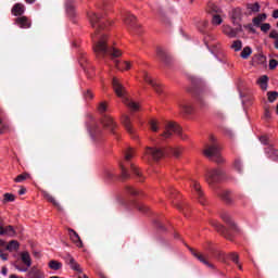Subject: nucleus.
<instances>
[{
	"mask_svg": "<svg viewBox=\"0 0 278 278\" xmlns=\"http://www.w3.org/2000/svg\"><path fill=\"white\" fill-rule=\"evenodd\" d=\"M88 18L91 27L94 29V36L92 37V40L94 42L93 51L98 58H103L104 55H111L113 58V63L115 64V68L117 71H129L131 68V63L124 61L121 62L118 59L114 58H121L123 53L121 50L116 48H110L108 46V35L103 31L105 29V24L103 23V15H99L96 12H89Z\"/></svg>",
	"mask_w": 278,
	"mask_h": 278,
	"instance_id": "f257e3e1",
	"label": "nucleus"
},
{
	"mask_svg": "<svg viewBox=\"0 0 278 278\" xmlns=\"http://www.w3.org/2000/svg\"><path fill=\"white\" fill-rule=\"evenodd\" d=\"M168 153H172L174 157H179L181 155V150L179 148H169L167 150H162L157 147H149L146 149L144 153V160H154V162H157L164 157V155H168Z\"/></svg>",
	"mask_w": 278,
	"mask_h": 278,
	"instance_id": "f03ea898",
	"label": "nucleus"
},
{
	"mask_svg": "<svg viewBox=\"0 0 278 278\" xmlns=\"http://www.w3.org/2000/svg\"><path fill=\"white\" fill-rule=\"evenodd\" d=\"M112 85H113V90L115 94H117L119 99H123V102L125 103V105H127V108H129V110H131L132 112H138V110H140V104L125 97L126 94L125 87L123 86V84H121L118 78L114 77L112 80Z\"/></svg>",
	"mask_w": 278,
	"mask_h": 278,
	"instance_id": "7ed1b4c3",
	"label": "nucleus"
},
{
	"mask_svg": "<svg viewBox=\"0 0 278 278\" xmlns=\"http://www.w3.org/2000/svg\"><path fill=\"white\" fill-rule=\"evenodd\" d=\"M173 134H176L178 138H181V140H186L188 138L187 135H184L181 131V126L177 125L176 123L169 122L165 126L164 132L161 135L162 138H172Z\"/></svg>",
	"mask_w": 278,
	"mask_h": 278,
	"instance_id": "20e7f679",
	"label": "nucleus"
},
{
	"mask_svg": "<svg viewBox=\"0 0 278 278\" xmlns=\"http://www.w3.org/2000/svg\"><path fill=\"white\" fill-rule=\"evenodd\" d=\"M211 142H213V144L204 150V155L210 160H214L215 162L220 164V162H223V160L220 159V147L216 144V139L214 137H211Z\"/></svg>",
	"mask_w": 278,
	"mask_h": 278,
	"instance_id": "39448f33",
	"label": "nucleus"
},
{
	"mask_svg": "<svg viewBox=\"0 0 278 278\" xmlns=\"http://www.w3.org/2000/svg\"><path fill=\"white\" fill-rule=\"evenodd\" d=\"M124 25L134 34H140V24H138L134 14L127 12L124 14Z\"/></svg>",
	"mask_w": 278,
	"mask_h": 278,
	"instance_id": "423d86ee",
	"label": "nucleus"
},
{
	"mask_svg": "<svg viewBox=\"0 0 278 278\" xmlns=\"http://www.w3.org/2000/svg\"><path fill=\"white\" fill-rule=\"evenodd\" d=\"M223 178V170L218 168L208 169L205 174V181L208 186H214V184H218Z\"/></svg>",
	"mask_w": 278,
	"mask_h": 278,
	"instance_id": "0eeeda50",
	"label": "nucleus"
},
{
	"mask_svg": "<svg viewBox=\"0 0 278 278\" xmlns=\"http://www.w3.org/2000/svg\"><path fill=\"white\" fill-rule=\"evenodd\" d=\"M20 257L25 265V267H21L18 265H14L15 269L18 270V273H27L29 268H31V255H29V252L24 251L20 253Z\"/></svg>",
	"mask_w": 278,
	"mask_h": 278,
	"instance_id": "6e6552de",
	"label": "nucleus"
},
{
	"mask_svg": "<svg viewBox=\"0 0 278 278\" xmlns=\"http://www.w3.org/2000/svg\"><path fill=\"white\" fill-rule=\"evenodd\" d=\"M242 16H244V13L240 8H235L230 12V18L232 21V24L237 25L238 27H242V25L240 24L242 23Z\"/></svg>",
	"mask_w": 278,
	"mask_h": 278,
	"instance_id": "1a4fd4ad",
	"label": "nucleus"
},
{
	"mask_svg": "<svg viewBox=\"0 0 278 278\" xmlns=\"http://www.w3.org/2000/svg\"><path fill=\"white\" fill-rule=\"evenodd\" d=\"M222 31L225 36H228V38H236V36L242 31V26L233 28L230 25H224Z\"/></svg>",
	"mask_w": 278,
	"mask_h": 278,
	"instance_id": "9d476101",
	"label": "nucleus"
},
{
	"mask_svg": "<svg viewBox=\"0 0 278 278\" xmlns=\"http://www.w3.org/2000/svg\"><path fill=\"white\" fill-rule=\"evenodd\" d=\"M68 236L75 247H77L78 249L84 248V241H81V238L79 237V233H77V231H75L73 228H70Z\"/></svg>",
	"mask_w": 278,
	"mask_h": 278,
	"instance_id": "9b49d317",
	"label": "nucleus"
},
{
	"mask_svg": "<svg viewBox=\"0 0 278 278\" xmlns=\"http://www.w3.org/2000/svg\"><path fill=\"white\" fill-rule=\"evenodd\" d=\"M225 18V15H223V10L217 9L215 10L214 13H212V25H214V27H218V25H223V21Z\"/></svg>",
	"mask_w": 278,
	"mask_h": 278,
	"instance_id": "f8f14e48",
	"label": "nucleus"
},
{
	"mask_svg": "<svg viewBox=\"0 0 278 278\" xmlns=\"http://www.w3.org/2000/svg\"><path fill=\"white\" fill-rule=\"evenodd\" d=\"M142 77L146 84H149L150 86H152L155 92H159V93L162 92V87H160V84H157L155 80H153V78H151L149 73L142 72Z\"/></svg>",
	"mask_w": 278,
	"mask_h": 278,
	"instance_id": "ddd939ff",
	"label": "nucleus"
},
{
	"mask_svg": "<svg viewBox=\"0 0 278 278\" xmlns=\"http://www.w3.org/2000/svg\"><path fill=\"white\" fill-rule=\"evenodd\" d=\"M102 125L103 127H106V129H110L112 134H114V130L116 129V122H114V118L110 115H104L102 118Z\"/></svg>",
	"mask_w": 278,
	"mask_h": 278,
	"instance_id": "4468645a",
	"label": "nucleus"
},
{
	"mask_svg": "<svg viewBox=\"0 0 278 278\" xmlns=\"http://www.w3.org/2000/svg\"><path fill=\"white\" fill-rule=\"evenodd\" d=\"M245 15L247 16H252V14H257V12H260V10H262V7L260 5V2H255V3H248L245 5Z\"/></svg>",
	"mask_w": 278,
	"mask_h": 278,
	"instance_id": "2eb2a0df",
	"label": "nucleus"
},
{
	"mask_svg": "<svg viewBox=\"0 0 278 278\" xmlns=\"http://www.w3.org/2000/svg\"><path fill=\"white\" fill-rule=\"evenodd\" d=\"M122 124L124 125L126 131H127L130 136H135L136 129H134V126H131V118H129V116L124 115V116L122 117Z\"/></svg>",
	"mask_w": 278,
	"mask_h": 278,
	"instance_id": "dca6fc26",
	"label": "nucleus"
},
{
	"mask_svg": "<svg viewBox=\"0 0 278 278\" xmlns=\"http://www.w3.org/2000/svg\"><path fill=\"white\" fill-rule=\"evenodd\" d=\"M15 23L21 29H29L31 27V20L27 18V16L17 17Z\"/></svg>",
	"mask_w": 278,
	"mask_h": 278,
	"instance_id": "f3484780",
	"label": "nucleus"
},
{
	"mask_svg": "<svg viewBox=\"0 0 278 278\" xmlns=\"http://www.w3.org/2000/svg\"><path fill=\"white\" fill-rule=\"evenodd\" d=\"M220 218L224 219V222L227 223V225H229L232 229H236V231H239L238 225L236 224V222H233L229 213L227 212L222 213Z\"/></svg>",
	"mask_w": 278,
	"mask_h": 278,
	"instance_id": "a211bd4d",
	"label": "nucleus"
},
{
	"mask_svg": "<svg viewBox=\"0 0 278 278\" xmlns=\"http://www.w3.org/2000/svg\"><path fill=\"white\" fill-rule=\"evenodd\" d=\"M13 16H23L25 14V4L15 3L11 10Z\"/></svg>",
	"mask_w": 278,
	"mask_h": 278,
	"instance_id": "6ab92c4d",
	"label": "nucleus"
},
{
	"mask_svg": "<svg viewBox=\"0 0 278 278\" xmlns=\"http://www.w3.org/2000/svg\"><path fill=\"white\" fill-rule=\"evenodd\" d=\"M265 154L269 160H273V162H278V151L273 147H267L265 149Z\"/></svg>",
	"mask_w": 278,
	"mask_h": 278,
	"instance_id": "aec40b11",
	"label": "nucleus"
},
{
	"mask_svg": "<svg viewBox=\"0 0 278 278\" xmlns=\"http://www.w3.org/2000/svg\"><path fill=\"white\" fill-rule=\"evenodd\" d=\"M191 188H193V190H195V193L198 195L199 199V203H201L203 205V191H201V185H199V182H197V180H192L191 181Z\"/></svg>",
	"mask_w": 278,
	"mask_h": 278,
	"instance_id": "412c9836",
	"label": "nucleus"
},
{
	"mask_svg": "<svg viewBox=\"0 0 278 278\" xmlns=\"http://www.w3.org/2000/svg\"><path fill=\"white\" fill-rule=\"evenodd\" d=\"M28 277L29 278H46L45 271H42L38 267H31L30 270L28 271Z\"/></svg>",
	"mask_w": 278,
	"mask_h": 278,
	"instance_id": "4be33fe9",
	"label": "nucleus"
},
{
	"mask_svg": "<svg viewBox=\"0 0 278 278\" xmlns=\"http://www.w3.org/2000/svg\"><path fill=\"white\" fill-rule=\"evenodd\" d=\"M256 84L260 86L261 89L265 91L268 90V76L266 75L261 76L257 79Z\"/></svg>",
	"mask_w": 278,
	"mask_h": 278,
	"instance_id": "5701e85b",
	"label": "nucleus"
},
{
	"mask_svg": "<svg viewBox=\"0 0 278 278\" xmlns=\"http://www.w3.org/2000/svg\"><path fill=\"white\" fill-rule=\"evenodd\" d=\"M267 18V15L266 13H263V14H258L256 17H254L252 20V23L255 27H260L262 25V23H264V21H266Z\"/></svg>",
	"mask_w": 278,
	"mask_h": 278,
	"instance_id": "b1692460",
	"label": "nucleus"
},
{
	"mask_svg": "<svg viewBox=\"0 0 278 278\" xmlns=\"http://www.w3.org/2000/svg\"><path fill=\"white\" fill-rule=\"evenodd\" d=\"M43 197H45V199H47V201H49V203H52V205L56 206L58 210H62V206L60 205L59 202L55 201V198H53V195H51V193L45 191Z\"/></svg>",
	"mask_w": 278,
	"mask_h": 278,
	"instance_id": "393cba45",
	"label": "nucleus"
},
{
	"mask_svg": "<svg viewBox=\"0 0 278 278\" xmlns=\"http://www.w3.org/2000/svg\"><path fill=\"white\" fill-rule=\"evenodd\" d=\"M193 257H197V260H199V262H201L202 264H204L205 266H208V268H214V265L210 264V262L205 261V258L203 257V255L198 254L197 252H194V250H190Z\"/></svg>",
	"mask_w": 278,
	"mask_h": 278,
	"instance_id": "a878e982",
	"label": "nucleus"
},
{
	"mask_svg": "<svg viewBox=\"0 0 278 278\" xmlns=\"http://www.w3.org/2000/svg\"><path fill=\"white\" fill-rule=\"evenodd\" d=\"M70 267L72 268V270H76V273H79L81 275V273H84V269H81V266L75 262V258H71L70 260Z\"/></svg>",
	"mask_w": 278,
	"mask_h": 278,
	"instance_id": "bb28decb",
	"label": "nucleus"
},
{
	"mask_svg": "<svg viewBox=\"0 0 278 278\" xmlns=\"http://www.w3.org/2000/svg\"><path fill=\"white\" fill-rule=\"evenodd\" d=\"M2 232H3V236H10L11 238L16 236V231L12 226H7L4 228L2 227Z\"/></svg>",
	"mask_w": 278,
	"mask_h": 278,
	"instance_id": "cd10ccee",
	"label": "nucleus"
},
{
	"mask_svg": "<svg viewBox=\"0 0 278 278\" xmlns=\"http://www.w3.org/2000/svg\"><path fill=\"white\" fill-rule=\"evenodd\" d=\"M48 266L51 270H60L62 268V263L59 261L52 260L48 263Z\"/></svg>",
	"mask_w": 278,
	"mask_h": 278,
	"instance_id": "c85d7f7f",
	"label": "nucleus"
},
{
	"mask_svg": "<svg viewBox=\"0 0 278 278\" xmlns=\"http://www.w3.org/2000/svg\"><path fill=\"white\" fill-rule=\"evenodd\" d=\"M180 110L185 114H192V112H193L192 105H190V103H188V102H184L182 104H180Z\"/></svg>",
	"mask_w": 278,
	"mask_h": 278,
	"instance_id": "c756f323",
	"label": "nucleus"
},
{
	"mask_svg": "<svg viewBox=\"0 0 278 278\" xmlns=\"http://www.w3.org/2000/svg\"><path fill=\"white\" fill-rule=\"evenodd\" d=\"M31 178V175L28 174V173H24V174H21L18 175L14 181L15 184H23V181H25L26 179H30Z\"/></svg>",
	"mask_w": 278,
	"mask_h": 278,
	"instance_id": "7c9ffc66",
	"label": "nucleus"
},
{
	"mask_svg": "<svg viewBox=\"0 0 278 278\" xmlns=\"http://www.w3.org/2000/svg\"><path fill=\"white\" fill-rule=\"evenodd\" d=\"M18 247H20L18 241L12 240L7 245V251H18Z\"/></svg>",
	"mask_w": 278,
	"mask_h": 278,
	"instance_id": "2f4dec72",
	"label": "nucleus"
},
{
	"mask_svg": "<svg viewBox=\"0 0 278 278\" xmlns=\"http://www.w3.org/2000/svg\"><path fill=\"white\" fill-rule=\"evenodd\" d=\"M251 53H253V50L251 49V47H245L243 48V50L241 51V58L243 60H248V58L251 55Z\"/></svg>",
	"mask_w": 278,
	"mask_h": 278,
	"instance_id": "473e14b6",
	"label": "nucleus"
},
{
	"mask_svg": "<svg viewBox=\"0 0 278 278\" xmlns=\"http://www.w3.org/2000/svg\"><path fill=\"white\" fill-rule=\"evenodd\" d=\"M267 99H268L269 103H275V101H277V99H278V92L277 91L267 92Z\"/></svg>",
	"mask_w": 278,
	"mask_h": 278,
	"instance_id": "72a5a7b5",
	"label": "nucleus"
},
{
	"mask_svg": "<svg viewBox=\"0 0 278 278\" xmlns=\"http://www.w3.org/2000/svg\"><path fill=\"white\" fill-rule=\"evenodd\" d=\"M149 125H150V129H151L152 131H160V126H159L157 119H151V121L149 122Z\"/></svg>",
	"mask_w": 278,
	"mask_h": 278,
	"instance_id": "f704fd0d",
	"label": "nucleus"
},
{
	"mask_svg": "<svg viewBox=\"0 0 278 278\" xmlns=\"http://www.w3.org/2000/svg\"><path fill=\"white\" fill-rule=\"evenodd\" d=\"M231 49H233V51H241L242 50V41L241 40L233 41L231 45Z\"/></svg>",
	"mask_w": 278,
	"mask_h": 278,
	"instance_id": "c9c22d12",
	"label": "nucleus"
},
{
	"mask_svg": "<svg viewBox=\"0 0 278 278\" xmlns=\"http://www.w3.org/2000/svg\"><path fill=\"white\" fill-rule=\"evenodd\" d=\"M10 124L5 123L3 124L2 123V127L0 128V136H3V134H10Z\"/></svg>",
	"mask_w": 278,
	"mask_h": 278,
	"instance_id": "e433bc0d",
	"label": "nucleus"
},
{
	"mask_svg": "<svg viewBox=\"0 0 278 278\" xmlns=\"http://www.w3.org/2000/svg\"><path fill=\"white\" fill-rule=\"evenodd\" d=\"M222 199H223V201H226L227 203H231V194L229 193V191H224L222 193Z\"/></svg>",
	"mask_w": 278,
	"mask_h": 278,
	"instance_id": "4c0bfd02",
	"label": "nucleus"
},
{
	"mask_svg": "<svg viewBox=\"0 0 278 278\" xmlns=\"http://www.w3.org/2000/svg\"><path fill=\"white\" fill-rule=\"evenodd\" d=\"M15 199H16V197H15L14 194H12V193H5V194H4V201H5L7 203H10V202H12V201H15Z\"/></svg>",
	"mask_w": 278,
	"mask_h": 278,
	"instance_id": "58836bf2",
	"label": "nucleus"
},
{
	"mask_svg": "<svg viewBox=\"0 0 278 278\" xmlns=\"http://www.w3.org/2000/svg\"><path fill=\"white\" fill-rule=\"evenodd\" d=\"M130 168H131L134 175H136L137 177H142V173H140V169H138V167H136V165L131 164Z\"/></svg>",
	"mask_w": 278,
	"mask_h": 278,
	"instance_id": "ea45409f",
	"label": "nucleus"
},
{
	"mask_svg": "<svg viewBox=\"0 0 278 278\" xmlns=\"http://www.w3.org/2000/svg\"><path fill=\"white\" fill-rule=\"evenodd\" d=\"M119 166H121L123 179H127V178L129 177V173H128L127 169L125 168V165L121 164Z\"/></svg>",
	"mask_w": 278,
	"mask_h": 278,
	"instance_id": "a19ab883",
	"label": "nucleus"
},
{
	"mask_svg": "<svg viewBox=\"0 0 278 278\" xmlns=\"http://www.w3.org/2000/svg\"><path fill=\"white\" fill-rule=\"evenodd\" d=\"M98 110L100 114H103V112H108V104H105V102H101L100 105L98 106Z\"/></svg>",
	"mask_w": 278,
	"mask_h": 278,
	"instance_id": "79ce46f5",
	"label": "nucleus"
},
{
	"mask_svg": "<svg viewBox=\"0 0 278 278\" xmlns=\"http://www.w3.org/2000/svg\"><path fill=\"white\" fill-rule=\"evenodd\" d=\"M156 54L159 55V58H161V60H164V58H166V52L162 48L156 49Z\"/></svg>",
	"mask_w": 278,
	"mask_h": 278,
	"instance_id": "37998d69",
	"label": "nucleus"
},
{
	"mask_svg": "<svg viewBox=\"0 0 278 278\" xmlns=\"http://www.w3.org/2000/svg\"><path fill=\"white\" fill-rule=\"evenodd\" d=\"M230 260H231L235 264H240V256H238V254H236V253H231V254H230Z\"/></svg>",
	"mask_w": 278,
	"mask_h": 278,
	"instance_id": "c03bdc74",
	"label": "nucleus"
},
{
	"mask_svg": "<svg viewBox=\"0 0 278 278\" xmlns=\"http://www.w3.org/2000/svg\"><path fill=\"white\" fill-rule=\"evenodd\" d=\"M277 66H278L277 60H275V59L269 60V68H270V71H275V68H277Z\"/></svg>",
	"mask_w": 278,
	"mask_h": 278,
	"instance_id": "a18cd8bd",
	"label": "nucleus"
},
{
	"mask_svg": "<svg viewBox=\"0 0 278 278\" xmlns=\"http://www.w3.org/2000/svg\"><path fill=\"white\" fill-rule=\"evenodd\" d=\"M104 176L106 177V179H112L114 177V172L112 169H105Z\"/></svg>",
	"mask_w": 278,
	"mask_h": 278,
	"instance_id": "49530a36",
	"label": "nucleus"
},
{
	"mask_svg": "<svg viewBox=\"0 0 278 278\" xmlns=\"http://www.w3.org/2000/svg\"><path fill=\"white\" fill-rule=\"evenodd\" d=\"M261 31H264V34H266V31H270V25L268 23L261 25Z\"/></svg>",
	"mask_w": 278,
	"mask_h": 278,
	"instance_id": "de8ad7c7",
	"label": "nucleus"
},
{
	"mask_svg": "<svg viewBox=\"0 0 278 278\" xmlns=\"http://www.w3.org/2000/svg\"><path fill=\"white\" fill-rule=\"evenodd\" d=\"M66 12L71 16H75V8H73V5H66Z\"/></svg>",
	"mask_w": 278,
	"mask_h": 278,
	"instance_id": "09e8293b",
	"label": "nucleus"
},
{
	"mask_svg": "<svg viewBox=\"0 0 278 278\" xmlns=\"http://www.w3.org/2000/svg\"><path fill=\"white\" fill-rule=\"evenodd\" d=\"M235 168L238 173H242V163L240 161H236Z\"/></svg>",
	"mask_w": 278,
	"mask_h": 278,
	"instance_id": "8fccbe9b",
	"label": "nucleus"
},
{
	"mask_svg": "<svg viewBox=\"0 0 278 278\" xmlns=\"http://www.w3.org/2000/svg\"><path fill=\"white\" fill-rule=\"evenodd\" d=\"M269 38H271L273 40H278V31L277 30H271L269 33Z\"/></svg>",
	"mask_w": 278,
	"mask_h": 278,
	"instance_id": "3c124183",
	"label": "nucleus"
},
{
	"mask_svg": "<svg viewBox=\"0 0 278 278\" xmlns=\"http://www.w3.org/2000/svg\"><path fill=\"white\" fill-rule=\"evenodd\" d=\"M94 98V94L92 93V91L88 90L86 93H85V99L87 101H89L90 99H93Z\"/></svg>",
	"mask_w": 278,
	"mask_h": 278,
	"instance_id": "603ef678",
	"label": "nucleus"
},
{
	"mask_svg": "<svg viewBox=\"0 0 278 278\" xmlns=\"http://www.w3.org/2000/svg\"><path fill=\"white\" fill-rule=\"evenodd\" d=\"M131 157H134V152L132 151H128L126 154H125V160L127 162H129V160H131Z\"/></svg>",
	"mask_w": 278,
	"mask_h": 278,
	"instance_id": "864d4df0",
	"label": "nucleus"
},
{
	"mask_svg": "<svg viewBox=\"0 0 278 278\" xmlns=\"http://www.w3.org/2000/svg\"><path fill=\"white\" fill-rule=\"evenodd\" d=\"M260 142H262L263 144H268V137L267 136L260 137Z\"/></svg>",
	"mask_w": 278,
	"mask_h": 278,
	"instance_id": "5fc2aeb1",
	"label": "nucleus"
},
{
	"mask_svg": "<svg viewBox=\"0 0 278 278\" xmlns=\"http://www.w3.org/2000/svg\"><path fill=\"white\" fill-rule=\"evenodd\" d=\"M137 208L139 210V212H147V210H149V207H147L144 204H139Z\"/></svg>",
	"mask_w": 278,
	"mask_h": 278,
	"instance_id": "6e6d98bb",
	"label": "nucleus"
},
{
	"mask_svg": "<svg viewBox=\"0 0 278 278\" xmlns=\"http://www.w3.org/2000/svg\"><path fill=\"white\" fill-rule=\"evenodd\" d=\"M128 192H129V194H132L134 197H136L138 194V190H136L134 188H129Z\"/></svg>",
	"mask_w": 278,
	"mask_h": 278,
	"instance_id": "4d7b16f0",
	"label": "nucleus"
},
{
	"mask_svg": "<svg viewBox=\"0 0 278 278\" xmlns=\"http://www.w3.org/2000/svg\"><path fill=\"white\" fill-rule=\"evenodd\" d=\"M0 257L3 262H8V254L0 251Z\"/></svg>",
	"mask_w": 278,
	"mask_h": 278,
	"instance_id": "13d9d810",
	"label": "nucleus"
},
{
	"mask_svg": "<svg viewBox=\"0 0 278 278\" xmlns=\"http://www.w3.org/2000/svg\"><path fill=\"white\" fill-rule=\"evenodd\" d=\"M1 275H3L4 277L8 276V267H2Z\"/></svg>",
	"mask_w": 278,
	"mask_h": 278,
	"instance_id": "bf43d9fd",
	"label": "nucleus"
},
{
	"mask_svg": "<svg viewBox=\"0 0 278 278\" xmlns=\"http://www.w3.org/2000/svg\"><path fill=\"white\" fill-rule=\"evenodd\" d=\"M92 138H94V136H97V134H99V130L97 128H94L93 130H89Z\"/></svg>",
	"mask_w": 278,
	"mask_h": 278,
	"instance_id": "052dcab7",
	"label": "nucleus"
},
{
	"mask_svg": "<svg viewBox=\"0 0 278 278\" xmlns=\"http://www.w3.org/2000/svg\"><path fill=\"white\" fill-rule=\"evenodd\" d=\"M271 16L273 18H278V9L273 12Z\"/></svg>",
	"mask_w": 278,
	"mask_h": 278,
	"instance_id": "680f3d73",
	"label": "nucleus"
},
{
	"mask_svg": "<svg viewBox=\"0 0 278 278\" xmlns=\"http://www.w3.org/2000/svg\"><path fill=\"white\" fill-rule=\"evenodd\" d=\"M25 192H27V190L25 188H22L20 191H18V194L20 195H23L25 194Z\"/></svg>",
	"mask_w": 278,
	"mask_h": 278,
	"instance_id": "e2e57ef3",
	"label": "nucleus"
},
{
	"mask_svg": "<svg viewBox=\"0 0 278 278\" xmlns=\"http://www.w3.org/2000/svg\"><path fill=\"white\" fill-rule=\"evenodd\" d=\"M225 228L222 225H217V231H223Z\"/></svg>",
	"mask_w": 278,
	"mask_h": 278,
	"instance_id": "0e129e2a",
	"label": "nucleus"
},
{
	"mask_svg": "<svg viewBox=\"0 0 278 278\" xmlns=\"http://www.w3.org/2000/svg\"><path fill=\"white\" fill-rule=\"evenodd\" d=\"M26 1V3H28V4H33V3H36V0H25Z\"/></svg>",
	"mask_w": 278,
	"mask_h": 278,
	"instance_id": "69168bd1",
	"label": "nucleus"
},
{
	"mask_svg": "<svg viewBox=\"0 0 278 278\" xmlns=\"http://www.w3.org/2000/svg\"><path fill=\"white\" fill-rule=\"evenodd\" d=\"M78 278H88V276H86V275H80V276H78Z\"/></svg>",
	"mask_w": 278,
	"mask_h": 278,
	"instance_id": "338daca9",
	"label": "nucleus"
},
{
	"mask_svg": "<svg viewBox=\"0 0 278 278\" xmlns=\"http://www.w3.org/2000/svg\"><path fill=\"white\" fill-rule=\"evenodd\" d=\"M9 278H18L16 275H11Z\"/></svg>",
	"mask_w": 278,
	"mask_h": 278,
	"instance_id": "774afa93",
	"label": "nucleus"
}]
</instances>
